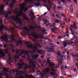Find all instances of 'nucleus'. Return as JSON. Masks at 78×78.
<instances>
[{
    "label": "nucleus",
    "instance_id": "obj_1",
    "mask_svg": "<svg viewBox=\"0 0 78 78\" xmlns=\"http://www.w3.org/2000/svg\"><path fill=\"white\" fill-rule=\"evenodd\" d=\"M14 13H15L18 14L17 16V17H20L22 16L23 17V19L26 20H28V18H27V15L25 14H24L23 15V13L22 12H18L17 10H15L14 11Z\"/></svg>",
    "mask_w": 78,
    "mask_h": 78
},
{
    "label": "nucleus",
    "instance_id": "obj_2",
    "mask_svg": "<svg viewBox=\"0 0 78 78\" xmlns=\"http://www.w3.org/2000/svg\"><path fill=\"white\" fill-rule=\"evenodd\" d=\"M12 19L16 22L17 23H18L20 25H22V20L20 19L19 20L17 18H16V17L14 15H13V16L11 17Z\"/></svg>",
    "mask_w": 78,
    "mask_h": 78
},
{
    "label": "nucleus",
    "instance_id": "obj_3",
    "mask_svg": "<svg viewBox=\"0 0 78 78\" xmlns=\"http://www.w3.org/2000/svg\"><path fill=\"white\" fill-rule=\"evenodd\" d=\"M27 47L28 48H30L33 50L32 51H34L35 53L36 52V50H37V48L36 47H34L33 46L32 44H27Z\"/></svg>",
    "mask_w": 78,
    "mask_h": 78
},
{
    "label": "nucleus",
    "instance_id": "obj_4",
    "mask_svg": "<svg viewBox=\"0 0 78 78\" xmlns=\"http://www.w3.org/2000/svg\"><path fill=\"white\" fill-rule=\"evenodd\" d=\"M44 48L45 49H48L49 50V52H50L51 53L55 51L53 50V49L55 48H49V46H48V45L44 46Z\"/></svg>",
    "mask_w": 78,
    "mask_h": 78
},
{
    "label": "nucleus",
    "instance_id": "obj_5",
    "mask_svg": "<svg viewBox=\"0 0 78 78\" xmlns=\"http://www.w3.org/2000/svg\"><path fill=\"white\" fill-rule=\"evenodd\" d=\"M57 55L59 57H57V59L58 60H60V61H63V57L61 55V54L60 53L59 51L58 52L56 53Z\"/></svg>",
    "mask_w": 78,
    "mask_h": 78
},
{
    "label": "nucleus",
    "instance_id": "obj_6",
    "mask_svg": "<svg viewBox=\"0 0 78 78\" xmlns=\"http://www.w3.org/2000/svg\"><path fill=\"white\" fill-rule=\"evenodd\" d=\"M36 26H30V29L31 30H34V29H36V28H38V29H41V27L40 26H39L37 25L36 24H35Z\"/></svg>",
    "mask_w": 78,
    "mask_h": 78
},
{
    "label": "nucleus",
    "instance_id": "obj_7",
    "mask_svg": "<svg viewBox=\"0 0 78 78\" xmlns=\"http://www.w3.org/2000/svg\"><path fill=\"white\" fill-rule=\"evenodd\" d=\"M5 56V53H3V51H2V50H0V58H2V57H4Z\"/></svg>",
    "mask_w": 78,
    "mask_h": 78
},
{
    "label": "nucleus",
    "instance_id": "obj_8",
    "mask_svg": "<svg viewBox=\"0 0 78 78\" xmlns=\"http://www.w3.org/2000/svg\"><path fill=\"white\" fill-rule=\"evenodd\" d=\"M31 53V54H33V53H35V52H34V51H32L31 50H29L28 51H25V53L27 55H29V53Z\"/></svg>",
    "mask_w": 78,
    "mask_h": 78
},
{
    "label": "nucleus",
    "instance_id": "obj_9",
    "mask_svg": "<svg viewBox=\"0 0 78 78\" xmlns=\"http://www.w3.org/2000/svg\"><path fill=\"white\" fill-rule=\"evenodd\" d=\"M45 51V50H38L37 51V52L39 53V54H40V55H44V53H45V52H44Z\"/></svg>",
    "mask_w": 78,
    "mask_h": 78
},
{
    "label": "nucleus",
    "instance_id": "obj_10",
    "mask_svg": "<svg viewBox=\"0 0 78 78\" xmlns=\"http://www.w3.org/2000/svg\"><path fill=\"white\" fill-rule=\"evenodd\" d=\"M25 77L26 78H36L34 76H33V75H31L30 76L28 75H25Z\"/></svg>",
    "mask_w": 78,
    "mask_h": 78
},
{
    "label": "nucleus",
    "instance_id": "obj_11",
    "mask_svg": "<svg viewBox=\"0 0 78 78\" xmlns=\"http://www.w3.org/2000/svg\"><path fill=\"white\" fill-rule=\"evenodd\" d=\"M3 75H4L5 76H7V78H8V74L6 73H4V74L2 73H0V76H3ZM0 78H2V77L0 76Z\"/></svg>",
    "mask_w": 78,
    "mask_h": 78
},
{
    "label": "nucleus",
    "instance_id": "obj_12",
    "mask_svg": "<svg viewBox=\"0 0 78 78\" xmlns=\"http://www.w3.org/2000/svg\"><path fill=\"white\" fill-rule=\"evenodd\" d=\"M34 5L36 7L37 6H41V4L39 2H38L37 3H36L34 4Z\"/></svg>",
    "mask_w": 78,
    "mask_h": 78
},
{
    "label": "nucleus",
    "instance_id": "obj_13",
    "mask_svg": "<svg viewBox=\"0 0 78 78\" xmlns=\"http://www.w3.org/2000/svg\"><path fill=\"white\" fill-rule=\"evenodd\" d=\"M31 35L32 36H34L35 39H38V37H37V35H35L33 33H31Z\"/></svg>",
    "mask_w": 78,
    "mask_h": 78
},
{
    "label": "nucleus",
    "instance_id": "obj_14",
    "mask_svg": "<svg viewBox=\"0 0 78 78\" xmlns=\"http://www.w3.org/2000/svg\"><path fill=\"white\" fill-rule=\"evenodd\" d=\"M39 56V55H38L37 54H36V55L35 54H34L33 57H34L35 59H36V58H38V57Z\"/></svg>",
    "mask_w": 78,
    "mask_h": 78
},
{
    "label": "nucleus",
    "instance_id": "obj_15",
    "mask_svg": "<svg viewBox=\"0 0 78 78\" xmlns=\"http://www.w3.org/2000/svg\"><path fill=\"white\" fill-rule=\"evenodd\" d=\"M63 47H62V48H66V47H67V43H65L64 42H63Z\"/></svg>",
    "mask_w": 78,
    "mask_h": 78
},
{
    "label": "nucleus",
    "instance_id": "obj_16",
    "mask_svg": "<svg viewBox=\"0 0 78 78\" xmlns=\"http://www.w3.org/2000/svg\"><path fill=\"white\" fill-rule=\"evenodd\" d=\"M70 7L71 11V12H73V7H72V5H70Z\"/></svg>",
    "mask_w": 78,
    "mask_h": 78
},
{
    "label": "nucleus",
    "instance_id": "obj_17",
    "mask_svg": "<svg viewBox=\"0 0 78 78\" xmlns=\"http://www.w3.org/2000/svg\"><path fill=\"white\" fill-rule=\"evenodd\" d=\"M54 22L56 23H59V20H56V19H54Z\"/></svg>",
    "mask_w": 78,
    "mask_h": 78
},
{
    "label": "nucleus",
    "instance_id": "obj_18",
    "mask_svg": "<svg viewBox=\"0 0 78 78\" xmlns=\"http://www.w3.org/2000/svg\"><path fill=\"white\" fill-rule=\"evenodd\" d=\"M4 8H5V6L4 5H2L1 8V10L3 11L4 10Z\"/></svg>",
    "mask_w": 78,
    "mask_h": 78
},
{
    "label": "nucleus",
    "instance_id": "obj_19",
    "mask_svg": "<svg viewBox=\"0 0 78 78\" xmlns=\"http://www.w3.org/2000/svg\"><path fill=\"white\" fill-rule=\"evenodd\" d=\"M53 63H54V62L52 63V64H49V66L50 67H52V66H55V63L53 64Z\"/></svg>",
    "mask_w": 78,
    "mask_h": 78
},
{
    "label": "nucleus",
    "instance_id": "obj_20",
    "mask_svg": "<svg viewBox=\"0 0 78 78\" xmlns=\"http://www.w3.org/2000/svg\"><path fill=\"white\" fill-rule=\"evenodd\" d=\"M73 28H75V29H78V28H77V27H76V24L75 23L74 24V25L73 26Z\"/></svg>",
    "mask_w": 78,
    "mask_h": 78
},
{
    "label": "nucleus",
    "instance_id": "obj_21",
    "mask_svg": "<svg viewBox=\"0 0 78 78\" xmlns=\"http://www.w3.org/2000/svg\"><path fill=\"white\" fill-rule=\"evenodd\" d=\"M23 42V41H22V40H20L18 41V43L20 44H22Z\"/></svg>",
    "mask_w": 78,
    "mask_h": 78
},
{
    "label": "nucleus",
    "instance_id": "obj_22",
    "mask_svg": "<svg viewBox=\"0 0 78 78\" xmlns=\"http://www.w3.org/2000/svg\"><path fill=\"white\" fill-rule=\"evenodd\" d=\"M76 39H77V41H78V37H76ZM75 44H78V41H75Z\"/></svg>",
    "mask_w": 78,
    "mask_h": 78
},
{
    "label": "nucleus",
    "instance_id": "obj_23",
    "mask_svg": "<svg viewBox=\"0 0 78 78\" xmlns=\"http://www.w3.org/2000/svg\"><path fill=\"white\" fill-rule=\"evenodd\" d=\"M22 65H24V63H22V64L21 63H19L17 64L18 66H20V67L22 66Z\"/></svg>",
    "mask_w": 78,
    "mask_h": 78
},
{
    "label": "nucleus",
    "instance_id": "obj_24",
    "mask_svg": "<svg viewBox=\"0 0 78 78\" xmlns=\"http://www.w3.org/2000/svg\"><path fill=\"white\" fill-rule=\"evenodd\" d=\"M62 63V61L60 60V61H58V66H59V65H60V64H61Z\"/></svg>",
    "mask_w": 78,
    "mask_h": 78
},
{
    "label": "nucleus",
    "instance_id": "obj_25",
    "mask_svg": "<svg viewBox=\"0 0 78 78\" xmlns=\"http://www.w3.org/2000/svg\"><path fill=\"white\" fill-rule=\"evenodd\" d=\"M41 42L42 43V44H47V43L44 40H41Z\"/></svg>",
    "mask_w": 78,
    "mask_h": 78
},
{
    "label": "nucleus",
    "instance_id": "obj_26",
    "mask_svg": "<svg viewBox=\"0 0 78 78\" xmlns=\"http://www.w3.org/2000/svg\"><path fill=\"white\" fill-rule=\"evenodd\" d=\"M12 72H19L17 71L16 70H15V69H13L12 70Z\"/></svg>",
    "mask_w": 78,
    "mask_h": 78
},
{
    "label": "nucleus",
    "instance_id": "obj_27",
    "mask_svg": "<svg viewBox=\"0 0 78 78\" xmlns=\"http://www.w3.org/2000/svg\"><path fill=\"white\" fill-rule=\"evenodd\" d=\"M24 30H27V31H30L29 30V29L28 28H27V27H24Z\"/></svg>",
    "mask_w": 78,
    "mask_h": 78
},
{
    "label": "nucleus",
    "instance_id": "obj_28",
    "mask_svg": "<svg viewBox=\"0 0 78 78\" xmlns=\"http://www.w3.org/2000/svg\"><path fill=\"white\" fill-rule=\"evenodd\" d=\"M8 48H7L6 50L5 49L4 50V51H5L6 53H8Z\"/></svg>",
    "mask_w": 78,
    "mask_h": 78
},
{
    "label": "nucleus",
    "instance_id": "obj_29",
    "mask_svg": "<svg viewBox=\"0 0 78 78\" xmlns=\"http://www.w3.org/2000/svg\"><path fill=\"white\" fill-rule=\"evenodd\" d=\"M36 45L37 47H40V48H42V46H41V44H36Z\"/></svg>",
    "mask_w": 78,
    "mask_h": 78
},
{
    "label": "nucleus",
    "instance_id": "obj_30",
    "mask_svg": "<svg viewBox=\"0 0 78 78\" xmlns=\"http://www.w3.org/2000/svg\"><path fill=\"white\" fill-rule=\"evenodd\" d=\"M8 69L6 68H4V72H7L8 71Z\"/></svg>",
    "mask_w": 78,
    "mask_h": 78
},
{
    "label": "nucleus",
    "instance_id": "obj_31",
    "mask_svg": "<svg viewBox=\"0 0 78 78\" xmlns=\"http://www.w3.org/2000/svg\"><path fill=\"white\" fill-rule=\"evenodd\" d=\"M55 75H54V76H53V77L54 78H56V77H57V74L55 73H54Z\"/></svg>",
    "mask_w": 78,
    "mask_h": 78
},
{
    "label": "nucleus",
    "instance_id": "obj_32",
    "mask_svg": "<svg viewBox=\"0 0 78 78\" xmlns=\"http://www.w3.org/2000/svg\"><path fill=\"white\" fill-rule=\"evenodd\" d=\"M27 3H25V4H21L20 6H25V5H26Z\"/></svg>",
    "mask_w": 78,
    "mask_h": 78
},
{
    "label": "nucleus",
    "instance_id": "obj_33",
    "mask_svg": "<svg viewBox=\"0 0 78 78\" xmlns=\"http://www.w3.org/2000/svg\"><path fill=\"white\" fill-rule=\"evenodd\" d=\"M29 62H30V63H33V59H29Z\"/></svg>",
    "mask_w": 78,
    "mask_h": 78
},
{
    "label": "nucleus",
    "instance_id": "obj_34",
    "mask_svg": "<svg viewBox=\"0 0 78 78\" xmlns=\"http://www.w3.org/2000/svg\"><path fill=\"white\" fill-rule=\"evenodd\" d=\"M50 74H51V75L52 76H54V75H55V73H54L52 72H50Z\"/></svg>",
    "mask_w": 78,
    "mask_h": 78
},
{
    "label": "nucleus",
    "instance_id": "obj_35",
    "mask_svg": "<svg viewBox=\"0 0 78 78\" xmlns=\"http://www.w3.org/2000/svg\"><path fill=\"white\" fill-rule=\"evenodd\" d=\"M17 78H24L23 75H21V76H17Z\"/></svg>",
    "mask_w": 78,
    "mask_h": 78
},
{
    "label": "nucleus",
    "instance_id": "obj_36",
    "mask_svg": "<svg viewBox=\"0 0 78 78\" xmlns=\"http://www.w3.org/2000/svg\"><path fill=\"white\" fill-rule=\"evenodd\" d=\"M11 46L12 47V49H14V44H11Z\"/></svg>",
    "mask_w": 78,
    "mask_h": 78
},
{
    "label": "nucleus",
    "instance_id": "obj_37",
    "mask_svg": "<svg viewBox=\"0 0 78 78\" xmlns=\"http://www.w3.org/2000/svg\"><path fill=\"white\" fill-rule=\"evenodd\" d=\"M26 44H27V45H29V44H30V42L29 41H26L25 42Z\"/></svg>",
    "mask_w": 78,
    "mask_h": 78
},
{
    "label": "nucleus",
    "instance_id": "obj_38",
    "mask_svg": "<svg viewBox=\"0 0 78 78\" xmlns=\"http://www.w3.org/2000/svg\"><path fill=\"white\" fill-rule=\"evenodd\" d=\"M25 9V7H21V11H23Z\"/></svg>",
    "mask_w": 78,
    "mask_h": 78
},
{
    "label": "nucleus",
    "instance_id": "obj_39",
    "mask_svg": "<svg viewBox=\"0 0 78 78\" xmlns=\"http://www.w3.org/2000/svg\"><path fill=\"white\" fill-rule=\"evenodd\" d=\"M21 73H17L16 75V76H18V75H21Z\"/></svg>",
    "mask_w": 78,
    "mask_h": 78
},
{
    "label": "nucleus",
    "instance_id": "obj_40",
    "mask_svg": "<svg viewBox=\"0 0 78 78\" xmlns=\"http://www.w3.org/2000/svg\"><path fill=\"white\" fill-rule=\"evenodd\" d=\"M43 2H44L45 3H48V1L46 0H43Z\"/></svg>",
    "mask_w": 78,
    "mask_h": 78
},
{
    "label": "nucleus",
    "instance_id": "obj_41",
    "mask_svg": "<svg viewBox=\"0 0 78 78\" xmlns=\"http://www.w3.org/2000/svg\"><path fill=\"white\" fill-rule=\"evenodd\" d=\"M59 15L57 14H56V17L57 18H58L59 19H60V18H61L60 16H59Z\"/></svg>",
    "mask_w": 78,
    "mask_h": 78
},
{
    "label": "nucleus",
    "instance_id": "obj_42",
    "mask_svg": "<svg viewBox=\"0 0 78 78\" xmlns=\"http://www.w3.org/2000/svg\"><path fill=\"white\" fill-rule=\"evenodd\" d=\"M12 24H13L14 25L15 27V28H17V29H18V28H19V27L17 26H16V25L14 24H13V23Z\"/></svg>",
    "mask_w": 78,
    "mask_h": 78
},
{
    "label": "nucleus",
    "instance_id": "obj_43",
    "mask_svg": "<svg viewBox=\"0 0 78 78\" xmlns=\"http://www.w3.org/2000/svg\"><path fill=\"white\" fill-rule=\"evenodd\" d=\"M37 36H38V37H39V38L41 39V34H38V35Z\"/></svg>",
    "mask_w": 78,
    "mask_h": 78
},
{
    "label": "nucleus",
    "instance_id": "obj_44",
    "mask_svg": "<svg viewBox=\"0 0 78 78\" xmlns=\"http://www.w3.org/2000/svg\"><path fill=\"white\" fill-rule=\"evenodd\" d=\"M61 15L62 16V17H66V16L65 15H64V14L62 13H61Z\"/></svg>",
    "mask_w": 78,
    "mask_h": 78
},
{
    "label": "nucleus",
    "instance_id": "obj_45",
    "mask_svg": "<svg viewBox=\"0 0 78 78\" xmlns=\"http://www.w3.org/2000/svg\"><path fill=\"white\" fill-rule=\"evenodd\" d=\"M48 41H49L50 42H53L52 40H50V39H48Z\"/></svg>",
    "mask_w": 78,
    "mask_h": 78
},
{
    "label": "nucleus",
    "instance_id": "obj_46",
    "mask_svg": "<svg viewBox=\"0 0 78 78\" xmlns=\"http://www.w3.org/2000/svg\"><path fill=\"white\" fill-rule=\"evenodd\" d=\"M74 2L75 3V4H77V3H78L77 2V1H76V0H74Z\"/></svg>",
    "mask_w": 78,
    "mask_h": 78
},
{
    "label": "nucleus",
    "instance_id": "obj_47",
    "mask_svg": "<svg viewBox=\"0 0 78 78\" xmlns=\"http://www.w3.org/2000/svg\"><path fill=\"white\" fill-rule=\"evenodd\" d=\"M62 74H63V75H64L65 76H66V72H63L62 71Z\"/></svg>",
    "mask_w": 78,
    "mask_h": 78
},
{
    "label": "nucleus",
    "instance_id": "obj_48",
    "mask_svg": "<svg viewBox=\"0 0 78 78\" xmlns=\"http://www.w3.org/2000/svg\"><path fill=\"white\" fill-rule=\"evenodd\" d=\"M8 16H9V15L7 13L5 15V17H8Z\"/></svg>",
    "mask_w": 78,
    "mask_h": 78
},
{
    "label": "nucleus",
    "instance_id": "obj_49",
    "mask_svg": "<svg viewBox=\"0 0 78 78\" xmlns=\"http://www.w3.org/2000/svg\"><path fill=\"white\" fill-rule=\"evenodd\" d=\"M29 8H30V7H29L28 8H27V9H24L25 10V11H27L28 9H29Z\"/></svg>",
    "mask_w": 78,
    "mask_h": 78
},
{
    "label": "nucleus",
    "instance_id": "obj_50",
    "mask_svg": "<svg viewBox=\"0 0 78 78\" xmlns=\"http://www.w3.org/2000/svg\"><path fill=\"white\" fill-rule=\"evenodd\" d=\"M16 52L17 53H20V51L19 50H16Z\"/></svg>",
    "mask_w": 78,
    "mask_h": 78
},
{
    "label": "nucleus",
    "instance_id": "obj_51",
    "mask_svg": "<svg viewBox=\"0 0 78 78\" xmlns=\"http://www.w3.org/2000/svg\"><path fill=\"white\" fill-rule=\"evenodd\" d=\"M61 70H63L64 69V66L62 65L61 66Z\"/></svg>",
    "mask_w": 78,
    "mask_h": 78
},
{
    "label": "nucleus",
    "instance_id": "obj_52",
    "mask_svg": "<svg viewBox=\"0 0 78 78\" xmlns=\"http://www.w3.org/2000/svg\"><path fill=\"white\" fill-rule=\"evenodd\" d=\"M29 1H30V0H25V2H26V3H28L29 2Z\"/></svg>",
    "mask_w": 78,
    "mask_h": 78
},
{
    "label": "nucleus",
    "instance_id": "obj_53",
    "mask_svg": "<svg viewBox=\"0 0 78 78\" xmlns=\"http://www.w3.org/2000/svg\"><path fill=\"white\" fill-rule=\"evenodd\" d=\"M69 58H70V56L69 55H67V59H69Z\"/></svg>",
    "mask_w": 78,
    "mask_h": 78
},
{
    "label": "nucleus",
    "instance_id": "obj_54",
    "mask_svg": "<svg viewBox=\"0 0 78 78\" xmlns=\"http://www.w3.org/2000/svg\"><path fill=\"white\" fill-rule=\"evenodd\" d=\"M10 6L11 8H12V7L14 6V5H13L12 4V3H11L10 5Z\"/></svg>",
    "mask_w": 78,
    "mask_h": 78
},
{
    "label": "nucleus",
    "instance_id": "obj_55",
    "mask_svg": "<svg viewBox=\"0 0 78 78\" xmlns=\"http://www.w3.org/2000/svg\"><path fill=\"white\" fill-rule=\"evenodd\" d=\"M4 38L8 39V37L7 35H5V37Z\"/></svg>",
    "mask_w": 78,
    "mask_h": 78
},
{
    "label": "nucleus",
    "instance_id": "obj_56",
    "mask_svg": "<svg viewBox=\"0 0 78 78\" xmlns=\"http://www.w3.org/2000/svg\"><path fill=\"white\" fill-rule=\"evenodd\" d=\"M15 59H19V57L16 56L15 57Z\"/></svg>",
    "mask_w": 78,
    "mask_h": 78
},
{
    "label": "nucleus",
    "instance_id": "obj_57",
    "mask_svg": "<svg viewBox=\"0 0 78 78\" xmlns=\"http://www.w3.org/2000/svg\"><path fill=\"white\" fill-rule=\"evenodd\" d=\"M55 9H56V5L54 6V11H55Z\"/></svg>",
    "mask_w": 78,
    "mask_h": 78
},
{
    "label": "nucleus",
    "instance_id": "obj_58",
    "mask_svg": "<svg viewBox=\"0 0 78 78\" xmlns=\"http://www.w3.org/2000/svg\"><path fill=\"white\" fill-rule=\"evenodd\" d=\"M51 70L52 72H55V69L54 68L52 69Z\"/></svg>",
    "mask_w": 78,
    "mask_h": 78
},
{
    "label": "nucleus",
    "instance_id": "obj_59",
    "mask_svg": "<svg viewBox=\"0 0 78 78\" xmlns=\"http://www.w3.org/2000/svg\"><path fill=\"white\" fill-rule=\"evenodd\" d=\"M28 69V66H25L24 67L25 69Z\"/></svg>",
    "mask_w": 78,
    "mask_h": 78
},
{
    "label": "nucleus",
    "instance_id": "obj_60",
    "mask_svg": "<svg viewBox=\"0 0 78 78\" xmlns=\"http://www.w3.org/2000/svg\"><path fill=\"white\" fill-rule=\"evenodd\" d=\"M41 77L40 78H45L44 76H41Z\"/></svg>",
    "mask_w": 78,
    "mask_h": 78
},
{
    "label": "nucleus",
    "instance_id": "obj_61",
    "mask_svg": "<svg viewBox=\"0 0 78 78\" xmlns=\"http://www.w3.org/2000/svg\"><path fill=\"white\" fill-rule=\"evenodd\" d=\"M11 37H12V39H13L14 38V36L13 35H12Z\"/></svg>",
    "mask_w": 78,
    "mask_h": 78
},
{
    "label": "nucleus",
    "instance_id": "obj_62",
    "mask_svg": "<svg viewBox=\"0 0 78 78\" xmlns=\"http://www.w3.org/2000/svg\"><path fill=\"white\" fill-rule=\"evenodd\" d=\"M30 14H31V15H34V12H30Z\"/></svg>",
    "mask_w": 78,
    "mask_h": 78
},
{
    "label": "nucleus",
    "instance_id": "obj_63",
    "mask_svg": "<svg viewBox=\"0 0 78 78\" xmlns=\"http://www.w3.org/2000/svg\"><path fill=\"white\" fill-rule=\"evenodd\" d=\"M7 14H8L9 15L11 14V12L10 11H9L8 13Z\"/></svg>",
    "mask_w": 78,
    "mask_h": 78
},
{
    "label": "nucleus",
    "instance_id": "obj_64",
    "mask_svg": "<svg viewBox=\"0 0 78 78\" xmlns=\"http://www.w3.org/2000/svg\"><path fill=\"white\" fill-rule=\"evenodd\" d=\"M74 42H75V41L73 42V41H71V42H70V43L71 44H73V43H74Z\"/></svg>",
    "mask_w": 78,
    "mask_h": 78
}]
</instances>
